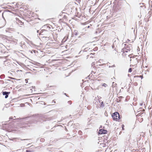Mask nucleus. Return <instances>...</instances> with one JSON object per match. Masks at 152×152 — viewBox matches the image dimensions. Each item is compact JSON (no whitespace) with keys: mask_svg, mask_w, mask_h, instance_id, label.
<instances>
[{"mask_svg":"<svg viewBox=\"0 0 152 152\" xmlns=\"http://www.w3.org/2000/svg\"><path fill=\"white\" fill-rule=\"evenodd\" d=\"M115 65L114 64L113 65V66H109V68L113 67H115Z\"/></svg>","mask_w":152,"mask_h":152,"instance_id":"19","label":"nucleus"},{"mask_svg":"<svg viewBox=\"0 0 152 152\" xmlns=\"http://www.w3.org/2000/svg\"><path fill=\"white\" fill-rule=\"evenodd\" d=\"M116 85V84L114 82H113V86H112L113 87H115V85Z\"/></svg>","mask_w":152,"mask_h":152,"instance_id":"16","label":"nucleus"},{"mask_svg":"<svg viewBox=\"0 0 152 152\" xmlns=\"http://www.w3.org/2000/svg\"><path fill=\"white\" fill-rule=\"evenodd\" d=\"M26 118H23V119H26Z\"/></svg>","mask_w":152,"mask_h":152,"instance_id":"50","label":"nucleus"},{"mask_svg":"<svg viewBox=\"0 0 152 152\" xmlns=\"http://www.w3.org/2000/svg\"><path fill=\"white\" fill-rule=\"evenodd\" d=\"M22 23V21H20V20H18V24H20V25H22V24H21V23Z\"/></svg>","mask_w":152,"mask_h":152,"instance_id":"14","label":"nucleus"},{"mask_svg":"<svg viewBox=\"0 0 152 152\" xmlns=\"http://www.w3.org/2000/svg\"><path fill=\"white\" fill-rule=\"evenodd\" d=\"M31 117V116H28V118H29V117Z\"/></svg>","mask_w":152,"mask_h":152,"instance_id":"55","label":"nucleus"},{"mask_svg":"<svg viewBox=\"0 0 152 152\" xmlns=\"http://www.w3.org/2000/svg\"><path fill=\"white\" fill-rule=\"evenodd\" d=\"M130 66H131V65H130Z\"/></svg>","mask_w":152,"mask_h":152,"instance_id":"56","label":"nucleus"},{"mask_svg":"<svg viewBox=\"0 0 152 152\" xmlns=\"http://www.w3.org/2000/svg\"><path fill=\"white\" fill-rule=\"evenodd\" d=\"M124 125L123 124L122 125V130H124Z\"/></svg>","mask_w":152,"mask_h":152,"instance_id":"30","label":"nucleus"},{"mask_svg":"<svg viewBox=\"0 0 152 152\" xmlns=\"http://www.w3.org/2000/svg\"><path fill=\"white\" fill-rule=\"evenodd\" d=\"M3 13H2V16L3 17ZM3 18H4V17H3Z\"/></svg>","mask_w":152,"mask_h":152,"instance_id":"45","label":"nucleus"},{"mask_svg":"<svg viewBox=\"0 0 152 152\" xmlns=\"http://www.w3.org/2000/svg\"><path fill=\"white\" fill-rule=\"evenodd\" d=\"M141 7L143 8V9H144L146 7L144 5L143 6H141L140 7Z\"/></svg>","mask_w":152,"mask_h":152,"instance_id":"15","label":"nucleus"},{"mask_svg":"<svg viewBox=\"0 0 152 152\" xmlns=\"http://www.w3.org/2000/svg\"><path fill=\"white\" fill-rule=\"evenodd\" d=\"M90 54H92V55H93V54H92V53H91Z\"/></svg>","mask_w":152,"mask_h":152,"instance_id":"52","label":"nucleus"},{"mask_svg":"<svg viewBox=\"0 0 152 152\" xmlns=\"http://www.w3.org/2000/svg\"><path fill=\"white\" fill-rule=\"evenodd\" d=\"M129 138L130 137L131 135H129Z\"/></svg>","mask_w":152,"mask_h":152,"instance_id":"46","label":"nucleus"},{"mask_svg":"<svg viewBox=\"0 0 152 152\" xmlns=\"http://www.w3.org/2000/svg\"><path fill=\"white\" fill-rule=\"evenodd\" d=\"M49 31L45 30V29H42L40 31V33L39 34V35H42L44 36H48L49 34Z\"/></svg>","mask_w":152,"mask_h":152,"instance_id":"3","label":"nucleus"},{"mask_svg":"<svg viewBox=\"0 0 152 152\" xmlns=\"http://www.w3.org/2000/svg\"><path fill=\"white\" fill-rule=\"evenodd\" d=\"M104 105L103 102H102L101 103V107H104Z\"/></svg>","mask_w":152,"mask_h":152,"instance_id":"12","label":"nucleus"},{"mask_svg":"<svg viewBox=\"0 0 152 152\" xmlns=\"http://www.w3.org/2000/svg\"><path fill=\"white\" fill-rule=\"evenodd\" d=\"M49 26H48V25H44L41 28V29H42V28H43L44 29H45V28H47L48 27H49Z\"/></svg>","mask_w":152,"mask_h":152,"instance_id":"8","label":"nucleus"},{"mask_svg":"<svg viewBox=\"0 0 152 152\" xmlns=\"http://www.w3.org/2000/svg\"><path fill=\"white\" fill-rule=\"evenodd\" d=\"M127 4H128V5L129 6V5L127 3Z\"/></svg>","mask_w":152,"mask_h":152,"instance_id":"48","label":"nucleus"},{"mask_svg":"<svg viewBox=\"0 0 152 152\" xmlns=\"http://www.w3.org/2000/svg\"><path fill=\"white\" fill-rule=\"evenodd\" d=\"M73 33L75 36H77L78 35V31L77 30H75L73 32Z\"/></svg>","mask_w":152,"mask_h":152,"instance_id":"6","label":"nucleus"},{"mask_svg":"<svg viewBox=\"0 0 152 152\" xmlns=\"http://www.w3.org/2000/svg\"><path fill=\"white\" fill-rule=\"evenodd\" d=\"M34 87H34V86L32 87V88H31L30 89L32 91H33L32 90H33V88H34Z\"/></svg>","mask_w":152,"mask_h":152,"instance_id":"28","label":"nucleus"},{"mask_svg":"<svg viewBox=\"0 0 152 152\" xmlns=\"http://www.w3.org/2000/svg\"><path fill=\"white\" fill-rule=\"evenodd\" d=\"M68 38V37H66V39H65V41H66L67 40V39Z\"/></svg>","mask_w":152,"mask_h":152,"instance_id":"37","label":"nucleus"},{"mask_svg":"<svg viewBox=\"0 0 152 152\" xmlns=\"http://www.w3.org/2000/svg\"><path fill=\"white\" fill-rule=\"evenodd\" d=\"M78 133L79 134L81 135L82 134V132L81 131H79L78 132Z\"/></svg>","mask_w":152,"mask_h":152,"instance_id":"22","label":"nucleus"},{"mask_svg":"<svg viewBox=\"0 0 152 152\" xmlns=\"http://www.w3.org/2000/svg\"><path fill=\"white\" fill-rule=\"evenodd\" d=\"M9 78H10V79H15L14 78H13L12 77H8Z\"/></svg>","mask_w":152,"mask_h":152,"instance_id":"27","label":"nucleus"},{"mask_svg":"<svg viewBox=\"0 0 152 152\" xmlns=\"http://www.w3.org/2000/svg\"><path fill=\"white\" fill-rule=\"evenodd\" d=\"M20 46H21V47H22L23 45H20Z\"/></svg>","mask_w":152,"mask_h":152,"instance_id":"47","label":"nucleus"},{"mask_svg":"<svg viewBox=\"0 0 152 152\" xmlns=\"http://www.w3.org/2000/svg\"><path fill=\"white\" fill-rule=\"evenodd\" d=\"M112 116L114 120L118 121L120 119L119 114L117 112H115L113 113Z\"/></svg>","mask_w":152,"mask_h":152,"instance_id":"2","label":"nucleus"},{"mask_svg":"<svg viewBox=\"0 0 152 152\" xmlns=\"http://www.w3.org/2000/svg\"><path fill=\"white\" fill-rule=\"evenodd\" d=\"M53 102L54 103H55L56 102L55 101H54V102L53 101Z\"/></svg>","mask_w":152,"mask_h":152,"instance_id":"44","label":"nucleus"},{"mask_svg":"<svg viewBox=\"0 0 152 152\" xmlns=\"http://www.w3.org/2000/svg\"><path fill=\"white\" fill-rule=\"evenodd\" d=\"M25 81H26V83H28V81L26 79L25 80Z\"/></svg>","mask_w":152,"mask_h":152,"instance_id":"36","label":"nucleus"},{"mask_svg":"<svg viewBox=\"0 0 152 152\" xmlns=\"http://www.w3.org/2000/svg\"><path fill=\"white\" fill-rule=\"evenodd\" d=\"M8 95H9V94L6 95L5 96V98H7L8 96Z\"/></svg>","mask_w":152,"mask_h":152,"instance_id":"25","label":"nucleus"},{"mask_svg":"<svg viewBox=\"0 0 152 152\" xmlns=\"http://www.w3.org/2000/svg\"><path fill=\"white\" fill-rule=\"evenodd\" d=\"M66 38V37H65L64 39H63V40H64L65 39V38Z\"/></svg>","mask_w":152,"mask_h":152,"instance_id":"41","label":"nucleus"},{"mask_svg":"<svg viewBox=\"0 0 152 152\" xmlns=\"http://www.w3.org/2000/svg\"><path fill=\"white\" fill-rule=\"evenodd\" d=\"M124 45L126 46V48L122 50H123V51L124 52H126L127 53L128 51H130V50L132 48L131 45L128 44V45H127L126 44H125Z\"/></svg>","mask_w":152,"mask_h":152,"instance_id":"4","label":"nucleus"},{"mask_svg":"<svg viewBox=\"0 0 152 152\" xmlns=\"http://www.w3.org/2000/svg\"><path fill=\"white\" fill-rule=\"evenodd\" d=\"M7 80L9 81H11V80Z\"/></svg>","mask_w":152,"mask_h":152,"instance_id":"43","label":"nucleus"},{"mask_svg":"<svg viewBox=\"0 0 152 152\" xmlns=\"http://www.w3.org/2000/svg\"><path fill=\"white\" fill-rule=\"evenodd\" d=\"M88 50V48H85V49H84V51H86H86H87V50Z\"/></svg>","mask_w":152,"mask_h":152,"instance_id":"24","label":"nucleus"},{"mask_svg":"<svg viewBox=\"0 0 152 152\" xmlns=\"http://www.w3.org/2000/svg\"><path fill=\"white\" fill-rule=\"evenodd\" d=\"M21 105L22 106H23V105H24V104H21Z\"/></svg>","mask_w":152,"mask_h":152,"instance_id":"38","label":"nucleus"},{"mask_svg":"<svg viewBox=\"0 0 152 152\" xmlns=\"http://www.w3.org/2000/svg\"><path fill=\"white\" fill-rule=\"evenodd\" d=\"M132 68H130L129 69L128 72H132Z\"/></svg>","mask_w":152,"mask_h":152,"instance_id":"11","label":"nucleus"},{"mask_svg":"<svg viewBox=\"0 0 152 152\" xmlns=\"http://www.w3.org/2000/svg\"><path fill=\"white\" fill-rule=\"evenodd\" d=\"M22 119H19V118H17V119H14V120H21Z\"/></svg>","mask_w":152,"mask_h":152,"instance_id":"29","label":"nucleus"},{"mask_svg":"<svg viewBox=\"0 0 152 152\" xmlns=\"http://www.w3.org/2000/svg\"><path fill=\"white\" fill-rule=\"evenodd\" d=\"M32 51H33L34 52V53H35L36 52V51L35 50H32Z\"/></svg>","mask_w":152,"mask_h":152,"instance_id":"32","label":"nucleus"},{"mask_svg":"<svg viewBox=\"0 0 152 152\" xmlns=\"http://www.w3.org/2000/svg\"><path fill=\"white\" fill-rule=\"evenodd\" d=\"M94 62H93V63L91 64V66H92H92H93V68H94V65H95V64H94Z\"/></svg>","mask_w":152,"mask_h":152,"instance_id":"18","label":"nucleus"},{"mask_svg":"<svg viewBox=\"0 0 152 152\" xmlns=\"http://www.w3.org/2000/svg\"><path fill=\"white\" fill-rule=\"evenodd\" d=\"M43 139H40V141H42V142L43 141Z\"/></svg>","mask_w":152,"mask_h":152,"instance_id":"35","label":"nucleus"},{"mask_svg":"<svg viewBox=\"0 0 152 152\" xmlns=\"http://www.w3.org/2000/svg\"><path fill=\"white\" fill-rule=\"evenodd\" d=\"M107 132V131L106 130L100 129L99 130L98 133L99 134H106Z\"/></svg>","mask_w":152,"mask_h":152,"instance_id":"5","label":"nucleus"},{"mask_svg":"<svg viewBox=\"0 0 152 152\" xmlns=\"http://www.w3.org/2000/svg\"><path fill=\"white\" fill-rule=\"evenodd\" d=\"M68 103L70 104H72V101H68Z\"/></svg>","mask_w":152,"mask_h":152,"instance_id":"23","label":"nucleus"},{"mask_svg":"<svg viewBox=\"0 0 152 152\" xmlns=\"http://www.w3.org/2000/svg\"><path fill=\"white\" fill-rule=\"evenodd\" d=\"M7 121H6L5 122H2V124L3 125H6L7 124V123L8 122Z\"/></svg>","mask_w":152,"mask_h":152,"instance_id":"10","label":"nucleus"},{"mask_svg":"<svg viewBox=\"0 0 152 152\" xmlns=\"http://www.w3.org/2000/svg\"><path fill=\"white\" fill-rule=\"evenodd\" d=\"M142 105H143V104L142 103H141V104H140V105L141 106H142Z\"/></svg>","mask_w":152,"mask_h":152,"instance_id":"40","label":"nucleus"},{"mask_svg":"<svg viewBox=\"0 0 152 152\" xmlns=\"http://www.w3.org/2000/svg\"><path fill=\"white\" fill-rule=\"evenodd\" d=\"M4 83V82L3 80H0V84H3Z\"/></svg>","mask_w":152,"mask_h":152,"instance_id":"13","label":"nucleus"},{"mask_svg":"<svg viewBox=\"0 0 152 152\" xmlns=\"http://www.w3.org/2000/svg\"><path fill=\"white\" fill-rule=\"evenodd\" d=\"M93 73H94L95 74V72H94V71H91V74H90V75L89 76H90V75H91H91H93Z\"/></svg>","mask_w":152,"mask_h":152,"instance_id":"20","label":"nucleus"},{"mask_svg":"<svg viewBox=\"0 0 152 152\" xmlns=\"http://www.w3.org/2000/svg\"><path fill=\"white\" fill-rule=\"evenodd\" d=\"M26 152H31V151L29 150H26Z\"/></svg>","mask_w":152,"mask_h":152,"instance_id":"26","label":"nucleus"},{"mask_svg":"<svg viewBox=\"0 0 152 152\" xmlns=\"http://www.w3.org/2000/svg\"><path fill=\"white\" fill-rule=\"evenodd\" d=\"M5 77V75L4 74L1 75L0 76V78L1 79H2Z\"/></svg>","mask_w":152,"mask_h":152,"instance_id":"9","label":"nucleus"},{"mask_svg":"<svg viewBox=\"0 0 152 152\" xmlns=\"http://www.w3.org/2000/svg\"><path fill=\"white\" fill-rule=\"evenodd\" d=\"M142 110V112H144L145 111L144 109H143Z\"/></svg>","mask_w":152,"mask_h":152,"instance_id":"42","label":"nucleus"},{"mask_svg":"<svg viewBox=\"0 0 152 152\" xmlns=\"http://www.w3.org/2000/svg\"><path fill=\"white\" fill-rule=\"evenodd\" d=\"M37 33H39H39H40V31H39V30H37Z\"/></svg>","mask_w":152,"mask_h":152,"instance_id":"33","label":"nucleus"},{"mask_svg":"<svg viewBox=\"0 0 152 152\" xmlns=\"http://www.w3.org/2000/svg\"><path fill=\"white\" fill-rule=\"evenodd\" d=\"M4 47V45L3 44L1 43L0 44V47L2 48Z\"/></svg>","mask_w":152,"mask_h":152,"instance_id":"17","label":"nucleus"},{"mask_svg":"<svg viewBox=\"0 0 152 152\" xmlns=\"http://www.w3.org/2000/svg\"><path fill=\"white\" fill-rule=\"evenodd\" d=\"M107 85L105 83H104L103 85H102V86H104L105 87H106L107 86Z\"/></svg>","mask_w":152,"mask_h":152,"instance_id":"21","label":"nucleus"},{"mask_svg":"<svg viewBox=\"0 0 152 152\" xmlns=\"http://www.w3.org/2000/svg\"><path fill=\"white\" fill-rule=\"evenodd\" d=\"M13 118L12 117H10V118H9V119L10 120V119H12Z\"/></svg>","mask_w":152,"mask_h":152,"instance_id":"34","label":"nucleus"},{"mask_svg":"<svg viewBox=\"0 0 152 152\" xmlns=\"http://www.w3.org/2000/svg\"><path fill=\"white\" fill-rule=\"evenodd\" d=\"M90 27V26H88V27H86L85 28V29H87V28H88Z\"/></svg>","mask_w":152,"mask_h":152,"instance_id":"31","label":"nucleus"},{"mask_svg":"<svg viewBox=\"0 0 152 152\" xmlns=\"http://www.w3.org/2000/svg\"><path fill=\"white\" fill-rule=\"evenodd\" d=\"M10 93V92L7 91H3L2 92V94L3 95H6L9 94Z\"/></svg>","mask_w":152,"mask_h":152,"instance_id":"7","label":"nucleus"},{"mask_svg":"<svg viewBox=\"0 0 152 152\" xmlns=\"http://www.w3.org/2000/svg\"><path fill=\"white\" fill-rule=\"evenodd\" d=\"M102 126H101L100 128H102Z\"/></svg>","mask_w":152,"mask_h":152,"instance_id":"51","label":"nucleus"},{"mask_svg":"<svg viewBox=\"0 0 152 152\" xmlns=\"http://www.w3.org/2000/svg\"><path fill=\"white\" fill-rule=\"evenodd\" d=\"M21 44L22 45V42H21Z\"/></svg>","mask_w":152,"mask_h":152,"instance_id":"54","label":"nucleus"},{"mask_svg":"<svg viewBox=\"0 0 152 152\" xmlns=\"http://www.w3.org/2000/svg\"><path fill=\"white\" fill-rule=\"evenodd\" d=\"M32 117H33L34 118L33 119V121H26V122H23L22 123H19V124H23V125H22V126H23L24 124L28 125V124L35 123L36 122H41L42 121L43 122L45 121V120H44V119H43L42 116L41 115H33Z\"/></svg>","mask_w":152,"mask_h":152,"instance_id":"1","label":"nucleus"},{"mask_svg":"<svg viewBox=\"0 0 152 152\" xmlns=\"http://www.w3.org/2000/svg\"><path fill=\"white\" fill-rule=\"evenodd\" d=\"M90 58H93V57H92V56H91V57H90Z\"/></svg>","mask_w":152,"mask_h":152,"instance_id":"49","label":"nucleus"},{"mask_svg":"<svg viewBox=\"0 0 152 152\" xmlns=\"http://www.w3.org/2000/svg\"><path fill=\"white\" fill-rule=\"evenodd\" d=\"M64 94H65V95H66V94L65 93Z\"/></svg>","mask_w":152,"mask_h":152,"instance_id":"53","label":"nucleus"},{"mask_svg":"<svg viewBox=\"0 0 152 152\" xmlns=\"http://www.w3.org/2000/svg\"><path fill=\"white\" fill-rule=\"evenodd\" d=\"M144 3H142V4H141V3H140V5H141V4H143V5H144Z\"/></svg>","mask_w":152,"mask_h":152,"instance_id":"39","label":"nucleus"}]
</instances>
